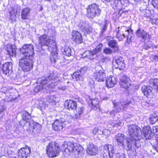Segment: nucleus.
<instances>
[{
	"label": "nucleus",
	"mask_w": 158,
	"mask_h": 158,
	"mask_svg": "<svg viewBox=\"0 0 158 158\" xmlns=\"http://www.w3.org/2000/svg\"><path fill=\"white\" fill-rule=\"evenodd\" d=\"M116 38L121 41L127 36V42L130 43L134 39V36L133 34V30L130 29H127L125 27L121 28L119 27L116 28L115 30Z\"/></svg>",
	"instance_id": "obj_3"
},
{
	"label": "nucleus",
	"mask_w": 158,
	"mask_h": 158,
	"mask_svg": "<svg viewBox=\"0 0 158 158\" xmlns=\"http://www.w3.org/2000/svg\"><path fill=\"white\" fill-rule=\"evenodd\" d=\"M87 15L88 18L93 19L98 16L101 14V10L95 3L89 5L87 8Z\"/></svg>",
	"instance_id": "obj_9"
},
{
	"label": "nucleus",
	"mask_w": 158,
	"mask_h": 158,
	"mask_svg": "<svg viewBox=\"0 0 158 158\" xmlns=\"http://www.w3.org/2000/svg\"><path fill=\"white\" fill-rule=\"evenodd\" d=\"M72 39L77 44L81 43L83 40L82 36L78 31H73L72 33Z\"/></svg>",
	"instance_id": "obj_19"
},
{
	"label": "nucleus",
	"mask_w": 158,
	"mask_h": 158,
	"mask_svg": "<svg viewBox=\"0 0 158 158\" xmlns=\"http://www.w3.org/2000/svg\"><path fill=\"white\" fill-rule=\"evenodd\" d=\"M33 58L23 57L19 61V66L24 72H28L32 69L33 66Z\"/></svg>",
	"instance_id": "obj_8"
},
{
	"label": "nucleus",
	"mask_w": 158,
	"mask_h": 158,
	"mask_svg": "<svg viewBox=\"0 0 158 158\" xmlns=\"http://www.w3.org/2000/svg\"><path fill=\"white\" fill-rule=\"evenodd\" d=\"M47 154L49 157H54L57 156L60 152L58 144L55 142H51L46 147Z\"/></svg>",
	"instance_id": "obj_7"
},
{
	"label": "nucleus",
	"mask_w": 158,
	"mask_h": 158,
	"mask_svg": "<svg viewBox=\"0 0 158 158\" xmlns=\"http://www.w3.org/2000/svg\"><path fill=\"white\" fill-rule=\"evenodd\" d=\"M121 2V4L122 5V7H127L128 5L129 1L128 0H120Z\"/></svg>",
	"instance_id": "obj_53"
},
{
	"label": "nucleus",
	"mask_w": 158,
	"mask_h": 158,
	"mask_svg": "<svg viewBox=\"0 0 158 158\" xmlns=\"http://www.w3.org/2000/svg\"><path fill=\"white\" fill-rule=\"evenodd\" d=\"M57 49L56 51H55V52H53L52 53V55L50 57V60L51 63H55L56 60L58 59L57 58V54L56 52ZM52 52L53 51H51Z\"/></svg>",
	"instance_id": "obj_37"
},
{
	"label": "nucleus",
	"mask_w": 158,
	"mask_h": 158,
	"mask_svg": "<svg viewBox=\"0 0 158 158\" xmlns=\"http://www.w3.org/2000/svg\"><path fill=\"white\" fill-rule=\"evenodd\" d=\"M91 108L94 110H96L98 109L100 110L99 106V100L98 98H96L93 99L91 102Z\"/></svg>",
	"instance_id": "obj_33"
},
{
	"label": "nucleus",
	"mask_w": 158,
	"mask_h": 158,
	"mask_svg": "<svg viewBox=\"0 0 158 158\" xmlns=\"http://www.w3.org/2000/svg\"><path fill=\"white\" fill-rule=\"evenodd\" d=\"M149 85H144L142 86L141 90L144 95L148 98H152L155 96L153 89L158 92V79H154L149 81Z\"/></svg>",
	"instance_id": "obj_4"
},
{
	"label": "nucleus",
	"mask_w": 158,
	"mask_h": 158,
	"mask_svg": "<svg viewBox=\"0 0 158 158\" xmlns=\"http://www.w3.org/2000/svg\"><path fill=\"white\" fill-rule=\"evenodd\" d=\"M65 105L66 106V108L72 110H74L77 107L76 103L73 100H70L69 102H66Z\"/></svg>",
	"instance_id": "obj_29"
},
{
	"label": "nucleus",
	"mask_w": 158,
	"mask_h": 158,
	"mask_svg": "<svg viewBox=\"0 0 158 158\" xmlns=\"http://www.w3.org/2000/svg\"><path fill=\"white\" fill-rule=\"evenodd\" d=\"M22 117L23 119L20 121V124L24 130L31 133L35 134L39 132L41 130V126L39 124H35L33 122H29L31 116L27 112L24 111Z\"/></svg>",
	"instance_id": "obj_2"
},
{
	"label": "nucleus",
	"mask_w": 158,
	"mask_h": 158,
	"mask_svg": "<svg viewBox=\"0 0 158 158\" xmlns=\"http://www.w3.org/2000/svg\"><path fill=\"white\" fill-rule=\"evenodd\" d=\"M64 125V122L61 120H56L52 124L53 129L57 132L62 131H63Z\"/></svg>",
	"instance_id": "obj_15"
},
{
	"label": "nucleus",
	"mask_w": 158,
	"mask_h": 158,
	"mask_svg": "<svg viewBox=\"0 0 158 158\" xmlns=\"http://www.w3.org/2000/svg\"><path fill=\"white\" fill-rule=\"evenodd\" d=\"M87 69V68L86 67H84L81 68L78 71L81 72V74L83 76L84 74L86 71Z\"/></svg>",
	"instance_id": "obj_56"
},
{
	"label": "nucleus",
	"mask_w": 158,
	"mask_h": 158,
	"mask_svg": "<svg viewBox=\"0 0 158 158\" xmlns=\"http://www.w3.org/2000/svg\"><path fill=\"white\" fill-rule=\"evenodd\" d=\"M9 91V89H8L6 87H3L1 89L0 92L2 94H6V97H8V94H9L10 93Z\"/></svg>",
	"instance_id": "obj_45"
},
{
	"label": "nucleus",
	"mask_w": 158,
	"mask_h": 158,
	"mask_svg": "<svg viewBox=\"0 0 158 158\" xmlns=\"http://www.w3.org/2000/svg\"><path fill=\"white\" fill-rule=\"evenodd\" d=\"M61 51L64 55L68 56H71L73 53L71 48L66 46L62 47L61 48Z\"/></svg>",
	"instance_id": "obj_32"
},
{
	"label": "nucleus",
	"mask_w": 158,
	"mask_h": 158,
	"mask_svg": "<svg viewBox=\"0 0 158 158\" xmlns=\"http://www.w3.org/2000/svg\"><path fill=\"white\" fill-rule=\"evenodd\" d=\"M158 120V118L156 114H152L149 118V121L151 124H154Z\"/></svg>",
	"instance_id": "obj_40"
},
{
	"label": "nucleus",
	"mask_w": 158,
	"mask_h": 158,
	"mask_svg": "<svg viewBox=\"0 0 158 158\" xmlns=\"http://www.w3.org/2000/svg\"><path fill=\"white\" fill-rule=\"evenodd\" d=\"M152 4L155 8L158 9V0H152Z\"/></svg>",
	"instance_id": "obj_54"
},
{
	"label": "nucleus",
	"mask_w": 158,
	"mask_h": 158,
	"mask_svg": "<svg viewBox=\"0 0 158 158\" xmlns=\"http://www.w3.org/2000/svg\"><path fill=\"white\" fill-rule=\"evenodd\" d=\"M156 140L157 142V145L156 147H155V148L156 150L157 151H158V137H157L156 139Z\"/></svg>",
	"instance_id": "obj_62"
},
{
	"label": "nucleus",
	"mask_w": 158,
	"mask_h": 158,
	"mask_svg": "<svg viewBox=\"0 0 158 158\" xmlns=\"http://www.w3.org/2000/svg\"><path fill=\"white\" fill-rule=\"evenodd\" d=\"M125 136L123 134H118L115 135V139L117 144L121 147L125 146L124 141L125 140Z\"/></svg>",
	"instance_id": "obj_25"
},
{
	"label": "nucleus",
	"mask_w": 158,
	"mask_h": 158,
	"mask_svg": "<svg viewBox=\"0 0 158 158\" xmlns=\"http://www.w3.org/2000/svg\"><path fill=\"white\" fill-rule=\"evenodd\" d=\"M142 15H144L145 17H149L151 16V12L149 10L145 9L142 10Z\"/></svg>",
	"instance_id": "obj_43"
},
{
	"label": "nucleus",
	"mask_w": 158,
	"mask_h": 158,
	"mask_svg": "<svg viewBox=\"0 0 158 158\" xmlns=\"http://www.w3.org/2000/svg\"><path fill=\"white\" fill-rule=\"evenodd\" d=\"M115 158H126V156L123 154L117 153L115 154Z\"/></svg>",
	"instance_id": "obj_55"
},
{
	"label": "nucleus",
	"mask_w": 158,
	"mask_h": 158,
	"mask_svg": "<svg viewBox=\"0 0 158 158\" xmlns=\"http://www.w3.org/2000/svg\"><path fill=\"white\" fill-rule=\"evenodd\" d=\"M113 52V51L109 48H106L103 50V52L107 55L111 54Z\"/></svg>",
	"instance_id": "obj_51"
},
{
	"label": "nucleus",
	"mask_w": 158,
	"mask_h": 158,
	"mask_svg": "<svg viewBox=\"0 0 158 158\" xmlns=\"http://www.w3.org/2000/svg\"><path fill=\"white\" fill-rule=\"evenodd\" d=\"M104 25L102 29L101 32L102 34L104 33L106 31L107 25L109 23V22L107 20L105 19L104 21Z\"/></svg>",
	"instance_id": "obj_48"
},
{
	"label": "nucleus",
	"mask_w": 158,
	"mask_h": 158,
	"mask_svg": "<svg viewBox=\"0 0 158 158\" xmlns=\"http://www.w3.org/2000/svg\"><path fill=\"white\" fill-rule=\"evenodd\" d=\"M99 130H98V128L97 127L94 128L93 130V133L94 134H96L97 132L98 133V131Z\"/></svg>",
	"instance_id": "obj_60"
},
{
	"label": "nucleus",
	"mask_w": 158,
	"mask_h": 158,
	"mask_svg": "<svg viewBox=\"0 0 158 158\" xmlns=\"http://www.w3.org/2000/svg\"><path fill=\"white\" fill-rule=\"evenodd\" d=\"M83 147L78 144L75 143L72 153H73L76 157H77L82 156V154H83Z\"/></svg>",
	"instance_id": "obj_20"
},
{
	"label": "nucleus",
	"mask_w": 158,
	"mask_h": 158,
	"mask_svg": "<svg viewBox=\"0 0 158 158\" xmlns=\"http://www.w3.org/2000/svg\"><path fill=\"white\" fill-rule=\"evenodd\" d=\"M145 31L144 30L141 29L140 28H139L136 31V34L138 37L141 38Z\"/></svg>",
	"instance_id": "obj_46"
},
{
	"label": "nucleus",
	"mask_w": 158,
	"mask_h": 158,
	"mask_svg": "<svg viewBox=\"0 0 158 158\" xmlns=\"http://www.w3.org/2000/svg\"><path fill=\"white\" fill-rule=\"evenodd\" d=\"M153 132V136L154 134L156 135H158V127L157 126L153 127L152 128Z\"/></svg>",
	"instance_id": "obj_58"
},
{
	"label": "nucleus",
	"mask_w": 158,
	"mask_h": 158,
	"mask_svg": "<svg viewBox=\"0 0 158 158\" xmlns=\"http://www.w3.org/2000/svg\"><path fill=\"white\" fill-rule=\"evenodd\" d=\"M152 45L151 41H149L146 43L144 45V49L148 50L149 48H151Z\"/></svg>",
	"instance_id": "obj_52"
},
{
	"label": "nucleus",
	"mask_w": 158,
	"mask_h": 158,
	"mask_svg": "<svg viewBox=\"0 0 158 158\" xmlns=\"http://www.w3.org/2000/svg\"><path fill=\"white\" fill-rule=\"evenodd\" d=\"M110 60V59L108 57L101 56V60L100 61V63L102 62L104 64H106Z\"/></svg>",
	"instance_id": "obj_47"
},
{
	"label": "nucleus",
	"mask_w": 158,
	"mask_h": 158,
	"mask_svg": "<svg viewBox=\"0 0 158 158\" xmlns=\"http://www.w3.org/2000/svg\"><path fill=\"white\" fill-rule=\"evenodd\" d=\"M78 26L85 33H89L90 26L87 22L84 21H81Z\"/></svg>",
	"instance_id": "obj_23"
},
{
	"label": "nucleus",
	"mask_w": 158,
	"mask_h": 158,
	"mask_svg": "<svg viewBox=\"0 0 158 158\" xmlns=\"http://www.w3.org/2000/svg\"><path fill=\"white\" fill-rule=\"evenodd\" d=\"M52 98V97L51 96L48 99L47 101L49 103L52 102L54 101V100Z\"/></svg>",
	"instance_id": "obj_61"
},
{
	"label": "nucleus",
	"mask_w": 158,
	"mask_h": 158,
	"mask_svg": "<svg viewBox=\"0 0 158 158\" xmlns=\"http://www.w3.org/2000/svg\"><path fill=\"white\" fill-rule=\"evenodd\" d=\"M131 82L129 77L126 75L123 76L122 81L120 82L121 87L127 89L131 86Z\"/></svg>",
	"instance_id": "obj_21"
},
{
	"label": "nucleus",
	"mask_w": 158,
	"mask_h": 158,
	"mask_svg": "<svg viewBox=\"0 0 158 158\" xmlns=\"http://www.w3.org/2000/svg\"><path fill=\"white\" fill-rule=\"evenodd\" d=\"M100 67L102 69H100L99 71H97L94 73L93 77L96 81H103L104 78L106 77V74L104 73V70L101 66Z\"/></svg>",
	"instance_id": "obj_12"
},
{
	"label": "nucleus",
	"mask_w": 158,
	"mask_h": 158,
	"mask_svg": "<svg viewBox=\"0 0 158 158\" xmlns=\"http://www.w3.org/2000/svg\"><path fill=\"white\" fill-rule=\"evenodd\" d=\"M40 78H39L37 81V82L40 83V85L37 86L35 88L34 90L35 92H38L39 91L41 90L42 89H45L47 90H49L50 88L48 87V83H45V84H43L41 82L39 81V80Z\"/></svg>",
	"instance_id": "obj_27"
},
{
	"label": "nucleus",
	"mask_w": 158,
	"mask_h": 158,
	"mask_svg": "<svg viewBox=\"0 0 158 158\" xmlns=\"http://www.w3.org/2000/svg\"><path fill=\"white\" fill-rule=\"evenodd\" d=\"M20 50L24 55L23 57L33 58L34 54L33 45L31 44H24Z\"/></svg>",
	"instance_id": "obj_10"
},
{
	"label": "nucleus",
	"mask_w": 158,
	"mask_h": 158,
	"mask_svg": "<svg viewBox=\"0 0 158 158\" xmlns=\"http://www.w3.org/2000/svg\"><path fill=\"white\" fill-rule=\"evenodd\" d=\"M151 37V35L148 34L147 32L145 31L142 37V39L145 40L146 39L150 40Z\"/></svg>",
	"instance_id": "obj_49"
},
{
	"label": "nucleus",
	"mask_w": 158,
	"mask_h": 158,
	"mask_svg": "<svg viewBox=\"0 0 158 158\" xmlns=\"http://www.w3.org/2000/svg\"><path fill=\"white\" fill-rule=\"evenodd\" d=\"M39 43L41 46H47L51 51H56V47L55 41L50 39V37L46 34H44L39 37Z\"/></svg>",
	"instance_id": "obj_5"
},
{
	"label": "nucleus",
	"mask_w": 158,
	"mask_h": 158,
	"mask_svg": "<svg viewBox=\"0 0 158 158\" xmlns=\"http://www.w3.org/2000/svg\"><path fill=\"white\" fill-rule=\"evenodd\" d=\"M104 148L107 150L108 152L112 154V156L115 152V150L114 147L112 145H105L104 146Z\"/></svg>",
	"instance_id": "obj_35"
},
{
	"label": "nucleus",
	"mask_w": 158,
	"mask_h": 158,
	"mask_svg": "<svg viewBox=\"0 0 158 158\" xmlns=\"http://www.w3.org/2000/svg\"><path fill=\"white\" fill-rule=\"evenodd\" d=\"M83 77L81 72L78 71L74 72L72 75L73 79L76 81H82L83 80Z\"/></svg>",
	"instance_id": "obj_31"
},
{
	"label": "nucleus",
	"mask_w": 158,
	"mask_h": 158,
	"mask_svg": "<svg viewBox=\"0 0 158 158\" xmlns=\"http://www.w3.org/2000/svg\"><path fill=\"white\" fill-rule=\"evenodd\" d=\"M95 55L94 51H90L89 50L85 51L81 55V57L83 58H87L88 59H93V56Z\"/></svg>",
	"instance_id": "obj_30"
},
{
	"label": "nucleus",
	"mask_w": 158,
	"mask_h": 158,
	"mask_svg": "<svg viewBox=\"0 0 158 158\" xmlns=\"http://www.w3.org/2000/svg\"><path fill=\"white\" fill-rule=\"evenodd\" d=\"M75 143L71 142H64L61 147L64 150V152L68 154L72 153L73 151Z\"/></svg>",
	"instance_id": "obj_14"
},
{
	"label": "nucleus",
	"mask_w": 158,
	"mask_h": 158,
	"mask_svg": "<svg viewBox=\"0 0 158 158\" xmlns=\"http://www.w3.org/2000/svg\"><path fill=\"white\" fill-rule=\"evenodd\" d=\"M136 2H144L145 3L147 1H148L147 0H134Z\"/></svg>",
	"instance_id": "obj_63"
},
{
	"label": "nucleus",
	"mask_w": 158,
	"mask_h": 158,
	"mask_svg": "<svg viewBox=\"0 0 158 158\" xmlns=\"http://www.w3.org/2000/svg\"><path fill=\"white\" fill-rule=\"evenodd\" d=\"M153 59L155 61H158V56H153Z\"/></svg>",
	"instance_id": "obj_64"
},
{
	"label": "nucleus",
	"mask_w": 158,
	"mask_h": 158,
	"mask_svg": "<svg viewBox=\"0 0 158 158\" xmlns=\"http://www.w3.org/2000/svg\"><path fill=\"white\" fill-rule=\"evenodd\" d=\"M84 108L83 107H79L74 112V118L77 119L80 118L81 115L83 113Z\"/></svg>",
	"instance_id": "obj_34"
},
{
	"label": "nucleus",
	"mask_w": 158,
	"mask_h": 158,
	"mask_svg": "<svg viewBox=\"0 0 158 158\" xmlns=\"http://www.w3.org/2000/svg\"><path fill=\"white\" fill-rule=\"evenodd\" d=\"M52 75L50 74V76L47 77H42L40 78L39 81L41 82L43 84H45L48 83V87H49L50 89H52L56 85V83L59 82H60L62 79V78L60 77L59 74L57 75Z\"/></svg>",
	"instance_id": "obj_6"
},
{
	"label": "nucleus",
	"mask_w": 158,
	"mask_h": 158,
	"mask_svg": "<svg viewBox=\"0 0 158 158\" xmlns=\"http://www.w3.org/2000/svg\"><path fill=\"white\" fill-rule=\"evenodd\" d=\"M102 156L103 158H110L113 156L112 154L108 152L107 150L104 148L103 147V151L102 153Z\"/></svg>",
	"instance_id": "obj_41"
},
{
	"label": "nucleus",
	"mask_w": 158,
	"mask_h": 158,
	"mask_svg": "<svg viewBox=\"0 0 158 158\" xmlns=\"http://www.w3.org/2000/svg\"><path fill=\"white\" fill-rule=\"evenodd\" d=\"M30 12V10L28 8H26L23 9L22 12V18L23 19H27Z\"/></svg>",
	"instance_id": "obj_36"
},
{
	"label": "nucleus",
	"mask_w": 158,
	"mask_h": 158,
	"mask_svg": "<svg viewBox=\"0 0 158 158\" xmlns=\"http://www.w3.org/2000/svg\"><path fill=\"white\" fill-rule=\"evenodd\" d=\"M31 150L30 148L27 146L24 148H21L19 151V156L21 158H27L30 155Z\"/></svg>",
	"instance_id": "obj_13"
},
{
	"label": "nucleus",
	"mask_w": 158,
	"mask_h": 158,
	"mask_svg": "<svg viewBox=\"0 0 158 158\" xmlns=\"http://www.w3.org/2000/svg\"><path fill=\"white\" fill-rule=\"evenodd\" d=\"M106 40L109 46L113 49L114 52L119 50L118 46L116 41L113 38H112L111 36H108L106 38Z\"/></svg>",
	"instance_id": "obj_16"
},
{
	"label": "nucleus",
	"mask_w": 158,
	"mask_h": 158,
	"mask_svg": "<svg viewBox=\"0 0 158 158\" xmlns=\"http://www.w3.org/2000/svg\"><path fill=\"white\" fill-rule=\"evenodd\" d=\"M103 46V44H99L97 46L96 48L93 49V50L94 51L95 54H96L97 53L100 51L101 50Z\"/></svg>",
	"instance_id": "obj_50"
},
{
	"label": "nucleus",
	"mask_w": 158,
	"mask_h": 158,
	"mask_svg": "<svg viewBox=\"0 0 158 158\" xmlns=\"http://www.w3.org/2000/svg\"><path fill=\"white\" fill-rule=\"evenodd\" d=\"M123 125V124L120 122L119 121V122L118 123H115L114 124V127H120V126Z\"/></svg>",
	"instance_id": "obj_59"
},
{
	"label": "nucleus",
	"mask_w": 158,
	"mask_h": 158,
	"mask_svg": "<svg viewBox=\"0 0 158 158\" xmlns=\"http://www.w3.org/2000/svg\"><path fill=\"white\" fill-rule=\"evenodd\" d=\"M10 19L12 21H15L16 19V15L17 14V10L15 9H13L12 11H10Z\"/></svg>",
	"instance_id": "obj_39"
},
{
	"label": "nucleus",
	"mask_w": 158,
	"mask_h": 158,
	"mask_svg": "<svg viewBox=\"0 0 158 158\" xmlns=\"http://www.w3.org/2000/svg\"><path fill=\"white\" fill-rule=\"evenodd\" d=\"M116 83V78L113 76H110L108 77L106 79V85L108 88L114 87Z\"/></svg>",
	"instance_id": "obj_22"
},
{
	"label": "nucleus",
	"mask_w": 158,
	"mask_h": 158,
	"mask_svg": "<svg viewBox=\"0 0 158 158\" xmlns=\"http://www.w3.org/2000/svg\"><path fill=\"white\" fill-rule=\"evenodd\" d=\"M2 71L3 73L9 75L12 72V64L11 62H6L3 65Z\"/></svg>",
	"instance_id": "obj_18"
},
{
	"label": "nucleus",
	"mask_w": 158,
	"mask_h": 158,
	"mask_svg": "<svg viewBox=\"0 0 158 158\" xmlns=\"http://www.w3.org/2000/svg\"><path fill=\"white\" fill-rule=\"evenodd\" d=\"M5 108L4 106V103L3 102H0V118L2 117L4 114L3 111L5 110Z\"/></svg>",
	"instance_id": "obj_42"
},
{
	"label": "nucleus",
	"mask_w": 158,
	"mask_h": 158,
	"mask_svg": "<svg viewBox=\"0 0 158 158\" xmlns=\"http://www.w3.org/2000/svg\"><path fill=\"white\" fill-rule=\"evenodd\" d=\"M121 9L118 12V14L121 15L123 13L126 14L128 13L129 11V10H125L124 8V7L122 8H121Z\"/></svg>",
	"instance_id": "obj_57"
},
{
	"label": "nucleus",
	"mask_w": 158,
	"mask_h": 158,
	"mask_svg": "<svg viewBox=\"0 0 158 158\" xmlns=\"http://www.w3.org/2000/svg\"><path fill=\"white\" fill-rule=\"evenodd\" d=\"M128 130L130 137L127 140V147L129 150L134 146L139 148L141 146L140 136L142 133L141 129L138 126L132 124L128 127Z\"/></svg>",
	"instance_id": "obj_1"
},
{
	"label": "nucleus",
	"mask_w": 158,
	"mask_h": 158,
	"mask_svg": "<svg viewBox=\"0 0 158 158\" xmlns=\"http://www.w3.org/2000/svg\"><path fill=\"white\" fill-rule=\"evenodd\" d=\"M7 53L10 56H14L16 55V48L15 46L8 44L6 45Z\"/></svg>",
	"instance_id": "obj_24"
},
{
	"label": "nucleus",
	"mask_w": 158,
	"mask_h": 158,
	"mask_svg": "<svg viewBox=\"0 0 158 158\" xmlns=\"http://www.w3.org/2000/svg\"><path fill=\"white\" fill-rule=\"evenodd\" d=\"M114 105V107L115 109L114 110L115 112H117L120 111L122 109L125 110L129 105L131 104L133 105V102L131 101L127 102L125 101H122L119 102H116L115 101L113 102Z\"/></svg>",
	"instance_id": "obj_11"
},
{
	"label": "nucleus",
	"mask_w": 158,
	"mask_h": 158,
	"mask_svg": "<svg viewBox=\"0 0 158 158\" xmlns=\"http://www.w3.org/2000/svg\"><path fill=\"white\" fill-rule=\"evenodd\" d=\"M115 62L118 65L116 68L120 70H123L125 67L124 60L123 57H120L115 60Z\"/></svg>",
	"instance_id": "obj_28"
},
{
	"label": "nucleus",
	"mask_w": 158,
	"mask_h": 158,
	"mask_svg": "<svg viewBox=\"0 0 158 158\" xmlns=\"http://www.w3.org/2000/svg\"><path fill=\"white\" fill-rule=\"evenodd\" d=\"M113 2H114L113 7L114 9H120L121 8H122L121 2L120 0H114Z\"/></svg>",
	"instance_id": "obj_38"
},
{
	"label": "nucleus",
	"mask_w": 158,
	"mask_h": 158,
	"mask_svg": "<svg viewBox=\"0 0 158 158\" xmlns=\"http://www.w3.org/2000/svg\"><path fill=\"white\" fill-rule=\"evenodd\" d=\"M110 130L108 129H105L102 131L99 130L98 131V134L105 135L106 137L108 136L110 134Z\"/></svg>",
	"instance_id": "obj_44"
},
{
	"label": "nucleus",
	"mask_w": 158,
	"mask_h": 158,
	"mask_svg": "<svg viewBox=\"0 0 158 158\" xmlns=\"http://www.w3.org/2000/svg\"><path fill=\"white\" fill-rule=\"evenodd\" d=\"M143 133L145 138L147 139H150L153 136L151 129L149 126H144L143 128Z\"/></svg>",
	"instance_id": "obj_17"
},
{
	"label": "nucleus",
	"mask_w": 158,
	"mask_h": 158,
	"mask_svg": "<svg viewBox=\"0 0 158 158\" xmlns=\"http://www.w3.org/2000/svg\"><path fill=\"white\" fill-rule=\"evenodd\" d=\"M98 152L97 148L92 143H90L88 146L87 152L90 155H95Z\"/></svg>",
	"instance_id": "obj_26"
}]
</instances>
